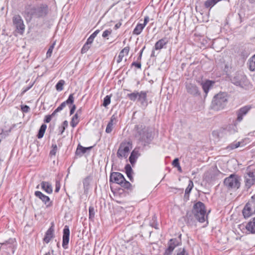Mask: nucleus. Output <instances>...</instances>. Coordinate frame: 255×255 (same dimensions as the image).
I'll use <instances>...</instances> for the list:
<instances>
[{"mask_svg": "<svg viewBox=\"0 0 255 255\" xmlns=\"http://www.w3.org/2000/svg\"><path fill=\"white\" fill-rule=\"evenodd\" d=\"M24 14L30 19L39 18L45 16L47 13V6L44 4L35 5L27 4L25 6Z\"/></svg>", "mask_w": 255, "mask_h": 255, "instance_id": "obj_1", "label": "nucleus"}, {"mask_svg": "<svg viewBox=\"0 0 255 255\" xmlns=\"http://www.w3.org/2000/svg\"><path fill=\"white\" fill-rule=\"evenodd\" d=\"M135 129H136L135 137L143 146H146L150 143L153 136L151 130L148 128L142 126H136Z\"/></svg>", "mask_w": 255, "mask_h": 255, "instance_id": "obj_2", "label": "nucleus"}, {"mask_svg": "<svg viewBox=\"0 0 255 255\" xmlns=\"http://www.w3.org/2000/svg\"><path fill=\"white\" fill-rule=\"evenodd\" d=\"M193 213L196 219L200 223H203L207 219L205 205L201 202L199 201L194 205Z\"/></svg>", "mask_w": 255, "mask_h": 255, "instance_id": "obj_3", "label": "nucleus"}, {"mask_svg": "<svg viewBox=\"0 0 255 255\" xmlns=\"http://www.w3.org/2000/svg\"><path fill=\"white\" fill-rule=\"evenodd\" d=\"M16 246L15 239L10 238L4 243H0V255L5 253V255L13 254Z\"/></svg>", "mask_w": 255, "mask_h": 255, "instance_id": "obj_4", "label": "nucleus"}, {"mask_svg": "<svg viewBox=\"0 0 255 255\" xmlns=\"http://www.w3.org/2000/svg\"><path fill=\"white\" fill-rule=\"evenodd\" d=\"M227 102V94L224 93H219L214 97L212 102V107L215 110H220L225 107Z\"/></svg>", "mask_w": 255, "mask_h": 255, "instance_id": "obj_5", "label": "nucleus"}, {"mask_svg": "<svg viewBox=\"0 0 255 255\" xmlns=\"http://www.w3.org/2000/svg\"><path fill=\"white\" fill-rule=\"evenodd\" d=\"M224 184L229 190L238 189L241 185V178L237 174H232L224 179Z\"/></svg>", "mask_w": 255, "mask_h": 255, "instance_id": "obj_6", "label": "nucleus"}, {"mask_svg": "<svg viewBox=\"0 0 255 255\" xmlns=\"http://www.w3.org/2000/svg\"><path fill=\"white\" fill-rule=\"evenodd\" d=\"M147 93L146 91H141L139 92L134 91L133 92L127 94V97L132 101L137 100L142 105L147 104Z\"/></svg>", "mask_w": 255, "mask_h": 255, "instance_id": "obj_7", "label": "nucleus"}, {"mask_svg": "<svg viewBox=\"0 0 255 255\" xmlns=\"http://www.w3.org/2000/svg\"><path fill=\"white\" fill-rule=\"evenodd\" d=\"M132 148V143L130 141L122 142L117 151V156L119 158H127L130 150Z\"/></svg>", "mask_w": 255, "mask_h": 255, "instance_id": "obj_8", "label": "nucleus"}, {"mask_svg": "<svg viewBox=\"0 0 255 255\" xmlns=\"http://www.w3.org/2000/svg\"><path fill=\"white\" fill-rule=\"evenodd\" d=\"M12 23L16 31L20 35H22L24 32L25 25L21 17L18 15H14L12 17Z\"/></svg>", "mask_w": 255, "mask_h": 255, "instance_id": "obj_9", "label": "nucleus"}, {"mask_svg": "<svg viewBox=\"0 0 255 255\" xmlns=\"http://www.w3.org/2000/svg\"><path fill=\"white\" fill-rule=\"evenodd\" d=\"M232 83L243 88L246 87L249 84L247 77L243 74H238L232 80Z\"/></svg>", "mask_w": 255, "mask_h": 255, "instance_id": "obj_10", "label": "nucleus"}, {"mask_svg": "<svg viewBox=\"0 0 255 255\" xmlns=\"http://www.w3.org/2000/svg\"><path fill=\"white\" fill-rule=\"evenodd\" d=\"M246 186L249 188L255 182V172L251 171L248 168L245 175Z\"/></svg>", "mask_w": 255, "mask_h": 255, "instance_id": "obj_11", "label": "nucleus"}, {"mask_svg": "<svg viewBox=\"0 0 255 255\" xmlns=\"http://www.w3.org/2000/svg\"><path fill=\"white\" fill-rule=\"evenodd\" d=\"M125 181L124 175L119 172H113L111 174L110 181L121 185Z\"/></svg>", "mask_w": 255, "mask_h": 255, "instance_id": "obj_12", "label": "nucleus"}, {"mask_svg": "<svg viewBox=\"0 0 255 255\" xmlns=\"http://www.w3.org/2000/svg\"><path fill=\"white\" fill-rule=\"evenodd\" d=\"M250 106H246L240 108L237 111V122H240L242 121L243 116H245L248 112L251 110Z\"/></svg>", "mask_w": 255, "mask_h": 255, "instance_id": "obj_13", "label": "nucleus"}, {"mask_svg": "<svg viewBox=\"0 0 255 255\" xmlns=\"http://www.w3.org/2000/svg\"><path fill=\"white\" fill-rule=\"evenodd\" d=\"M70 230L68 226H65L63 229L62 247L64 249L68 248V245L69 241Z\"/></svg>", "mask_w": 255, "mask_h": 255, "instance_id": "obj_14", "label": "nucleus"}, {"mask_svg": "<svg viewBox=\"0 0 255 255\" xmlns=\"http://www.w3.org/2000/svg\"><path fill=\"white\" fill-rule=\"evenodd\" d=\"M186 88L187 92L193 96H196L200 95L199 90L195 84L187 83Z\"/></svg>", "mask_w": 255, "mask_h": 255, "instance_id": "obj_15", "label": "nucleus"}, {"mask_svg": "<svg viewBox=\"0 0 255 255\" xmlns=\"http://www.w3.org/2000/svg\"><path fill=\"white\" fill-rule=\"evenodd\" d=\"M36 197L39 198L41 201L46 205L47 207L52 205L51 202L50 201V198L48 196L43 194L42 192L39 191H36L34 193Z\"/></svg>", "mask_w": 255, "mask_h": 255, "instance_id": "obj_16", "label": "nucleus"}, {"mask_svg": "<svg viewBox=\"0 0 255 255\" xmlns=\"http://www.w3.org/2000/svg\"><path fill=\"white\" fill-rule=\"evenodd\" d=\"M168 43V39L167 37H163L157 41L154 46V50H160L162 48H166V44Z\"/></svg>", "mask_w": 255, "mask_h": 255, "instance_id": "obj_17", "label": "nucleus"}, {"mask_svg": "<svg viewBox=\"0 0 255 255\" xmlns=\"http://www.w3.org/2000/svg\"><path fill=\"white\" fill-rule=\"evenodd\" d=\"M117 122V116H116L115 115H113L111 118L110 121L109 122V123L107 125L106 129V132L108 133H110L112 132L113 126L114 125L116 124Z\"/></svg>", "mask_w": 255, "mask_h": 255, "instance_id": "obj_18", "label": "nucleus"}, {"mask_svg": "<svg viewBox=\"0 0 255 255\" xmlns=\"http://www.w3.org/2000/svg\"><path fill=\"white\" fill-rule=\"evenodd\" d=\"M129 48L128 47H125L120 52L118 56L116 58L117 63H120L123 60L125 55H127L129 52Z\"/></svg>", "mask_w": 255, "mask_h": 255, "instance_id": "obj_19", "label": "nucleus"}, {"mask_svg": "<svg viewBox=\"0 0 255 255\" xmlns=\"http://www.w3.org/2000/svg\"><path fill=\"white\" fill-rule=\"evenodd\" d=\"M74 102V97L73 94H71L69 95L68 99L63 102L57 108V111H61L64 108L66 107V104H72Z\"/></svg>", "mask_w": 255, "mask_h": 255, "instance_id": "obj_20", "label": "nucleus"}, {"mask_svg": "<svg viewBox=\"0 0 255 255\" xmlns=\"http://www.w3.org/2000/svg\"><path fill=\"white\" fill-rule=\"evenodd\" d=\"M54 237V229L52 226L46 232L45 237L43 239L46 243H48Z\"/></svg>", "mask_w": 255, "mask_h": 255, "instance_id": "obj_21", "label": "nucleus"}, {"mask_svg": "<svg viewBox=\"0 0 255 255\" xmlns=\"http://www.w3.org/2000/svg\"><path fill=\"white\" fill-rule=\"evenodd\" d=\"M41 189L48 194H51L53 191L52 185L48 182L42 181L41 183Z\"/></svg>", "mask_w": 255, "mask_h": 255, "instance_id": "obj_22", "label": "nucleus"}, {"mask_svg": "<svg viewBox=\"0 0 255 255\" xmlns=\"http://www.w3.org/2000/svg\"><path fill=\"white\" fill-rule=\"evenodd\" d=\"M251 207L252 204L251 203H248L245 205L243 210V214L245 218H248L253 214Z\"/></svg>", "mask_w": 255, "mask_h": 255, "instance_id": "obj_23", "label": "nucleus"}, {"mask_svg": "<svg viewBox=\"0 0 255 255\" xmlns=\"http://www.w3.org/2000/svg\"><path fill=\"white\" fill-rule=\"evenodd\" d=\"M214 83V82H212L210 80H207L205 82H202L201 83L202 89L205 92L206 96H207L209 89L212 87Z\"/></svg>", "mask_w": 255, "mask_h": 255, "instance_id": "obj_24", "label": "nucleus"}, {"mask_svg": "<svg viewBox=\"0 0 255 255\" xmlns=\"http://www.w3.org/2000/svg\"><path fill=\"white\" fill-rule=\"evenodd\" d=\"M92 146L84 147L82 145L79 144L76 151V154L77 155L81 156L84 153H86L87 151L90 150Z\"/></svg>", "mask_w": 255, "mask_h": 255, "instance_id": "obj_25", "label": "nucleus"}, {"mask_svg": "<svg viewBox=\"0 0 255 255\" xmlns=\"http://www.w3.org/2000/svg\"><path fill=\"white\" fill-rule=\"evenodd\" d=\"M139 156V153L138 150L134 149L131 153L129 157V161L130 163L133 165L136 161V159Z\"/></svg>", "mask_w": 255, "mask_h": 255, "instance_id": "obj_26", "label": "nucleus"}, {"mask_svg": "<svg viewBox=\"0 0 255 255\" xmlns=\"http://www.w3.org/2000/svg\"><path fill=\"white\" fill-rule=\"evenodd\" d=\"M81 113L80 110H78L75 115L72 117V120L70 122L71 126L75 128L79 122V117L78 115Z\"/></svg>", "mask_w": 255, "mask_h": 255, "instance_id": "obj_27", "label": "nucleus"}, {"mask_svg": "<svg viewBox=\"0 0 255 255\" xmlns=\"http://www.w3.org/2000/svg\"><path fill=\"white\" fill-rule=\"evenodd\" d=\"M244 145V140L238 142H234L229 144L227 147V149L229 150H233L237 148L240 146H243Z\"/></svg>", "mask_w": 255, "mask_h": 255, "instance_id": "obj_28", "label": "nucleus"}, {"mask_svg": "<svg viewBox=\"0 0 255 255\" xmlns=\"http://www.w3.org/2000/svg\"><path fill=\"white\" fill-rule=\"evenodd\" d=\"M249 69L252 71H255V54L249 60Z\"/></svg>", "mask_w": 255, "mask_h": 255, "instance_id": "obj_29", "label": "nucleus"}, {"mask_svg": "<svg viewBox=\"0 0 255 255\" xmlns=\"http://www.w3.org/2000/svg\"><path fill=\"white\" fill-rule=\"evenodd\" d=\"M227 129L230 134H234L237 132L238 131L237 123H235L234 125H229Z\"/></svg>", "mask_w": 255, "mask_h": 255, "instance_id": "obj_30", "label": "nucleus"}, {"mask_svg": "<svg viewBox=\"0 0 255 255\" xmlns=\"http://www.w3.org/2000/svg\"><path fill=\"white\" fill-rule=\"evenodd\" d=\"M144 27V25H142L141 23L137 24L133 31V33L136 35L139 34Z\"/></svg>", "mask_w": 255, "mask_h": 255, "instance_id": "obj_31", "label": "nucleus"}, {"mask_svg": "<svg viewBox=\"0 0 255 255\" xmlns=\"http://www.w3.org/2000/svg\"><path fill=\"white\" fill-rule=\"evenodd\" d=\"M46 128H47V126L45 124H43L40 127V129L39 130V131H38V133L37 134V137L38 138H42L43 136L44 133V132L45 131Z\"/></svg>", "mask_w": 255, "mask_h": 255, "instance_id": "obj_32", "label": "nucleus"}, {"mask_svg": "<svg viewBox=\"0 0 255 255\" xmlns=\"http://www.w3.org/2000/svg\"><path fill=\"white\" fill-rule=\"evenodd\" d=\"M65 81L63 80H60L56 85V89L58 91H61L63 89Z\"/></svg>", "mask_w": 255, "mask_h": 255, "instance_id": "obj_33", "label": "nucleus"}, {"mask_svg": "<svg viewBox=\"0 0 255 255\" xmlns=\"http://www.w3.org/2000/svg\"><path fill=\"white\" fill-rule=\"evenodd\" d=\"M193 187V182L191 180H190L189 182L188 187L185 189V195H188L190 193Z\"/></svg>", "mask_w": 255, "mask_h": 255, "instance_id": "obj_34", "label": "nucleus"}, {"mask_svg": "<svg viewBox=\"0 0 255 255\" xmlns=\"http://www.w3.org/2000/svg\"><path fill=\"white\" fill-rule=\"evenodd\" d=\"M100 30H96L93 34H92L88 38L87 41L88 43H92L94 38L97 36V35L99 33Z\"/></svg>", "mask_w": 255, "mask_h": 255, "instance_id": "obj_35", "label": "nucleus"}, {"mask_svg": "<svg viewBox=\"0 0 255 255\" xmlns=\"http://www.w3.org/2000/svg\"><path fill=\"white\" fill-rule=\"evenodd\" d=\"M111 96L107 95L104 99L103 105L105 107H107L111 103Z\"/></svg>", "mask_w": 255, "mask_h": 255, "instance_id": "obj_36", "label": "nucleus"}, {"mask_svg": "<svg viewBox=\"0 0 255 255\" xmlns=\"http://www.w3.org/2000/svg\"><path fill=\"white\" fill-rule=\"evenodd\" d=\"M91 44H92L91 43H88V41L87 40V42L84 45V46H83V47L81 49V52L82 53H86L88 50V49L90 48V45Z\"/></svg>", "mask_w": 255, "mask_h": 255, "instance_id": "obj_37", "label": "nucleus"}, {"mask_svg": "<svg viewBox=\"0 0 255 255\" xmlns=\"http://www.w3.org/2000/svg\"><path fill=\"white\" fill-rule=\"evenodd\" d=\"M176 252V254L175 255H189L188 252L184 248H180Z\"/></svg>", "mask_w": 255, "mask_h": 255, "instance_id": "obj_38", "label": "nucleus"}, {"mask_svg": "<svg viewBox=\"0 0 255 255\" xmlns=\"http://www.w3.org/2000/svg\"><path fill=\"white\" fill-rule=\"evenodd\" d=\"M55 45V42H54L49 48L47 53H46V57H50L51 56L53 48Z\"/></svg>", "mask_w": 255, "mask_h": 255, "instance_id": "obj_39", "label": "nucleus"}, {"mask_svg": "<svg viewBox=\"0 0 255 255\" xmlns=\"http://www.w3.org/2000/svg\"><path fill=\"white\" fill-rule=\"evenodd\" d=\"M122 187H124L126 189H129L131 186V184L128 182L125 179V181H123L122 183L120 185Z\"/></svg>", "mask_w": 255, "mask_h": 255, "instance_id": "obj_40", "label": "nucleus"}, {"mask_svg": "<svg viewBox=\"0 0 255 255\" xmlns=\"http://www.w3.org/2000/svg\"><path fill=\"white\" fill-rule=\"evenodd\" d=\"M52 149L50 152L51 156H55L57 150V146L56 144H52Z\"/></svg>", "mask_w": 255, "mask_h": 255, "instance_id": "obj_41", "label": "nucleus"}, {"mask_svg": "<svg viewBox=\"0 0 255 255\" xmlns=\"http://www.w3.org/2000/svg\"><path fill=\"white\" fill-rule=\"evenodd\" d=\"M112 30L111 29H107L105 30L102 34V36L104 38L107 37L108 36L110 35L112 33Z\"/></svg>", "mask_w": 255, "mask_h": 255, "instance_id": "obj_42", "label": "nucleus"}, {"mask_svg": "<svg viewBox=\"0 0 255 255\" xmlns=\"http://www.w3.org/2000/svg\"><path fill=\"white\" fill-rule=\"evenodd\" d=\"M174 240L173 239H171L170 240L169 246L168 248H171V249H172V251H173V250L175 249V247H176V245L174 243Z\"/></svg>", "mask_w": 255, "mask_h": 255, "instance_id": "obj_43", "label": "nucleus"}, {"mask_svg": "<svg viewBox=\"0 0 255 255\" xmlns=\"http://www.w3.org/2000/svg\"><path fill=\"white\" fill-rule=\"evenodd\" d=\"M125 170L126 173L132 172V168L129 164H127L125 166Z\"/></svg>", "mask_w": 255, "mask_h": 255, "instance_id": "obj_44", "label": "nucleus"}, {"mask_svg": "<svg viewBox=\"0 0 255 255\" xmlns=\"http://www.w3.org/2000/svg\"><path fill=\"white\" fill-rule=\"evenodd\" d=\"M89 182H90V178L89 177H87L85 179H84V180H83V185H84V188H85L86 187H88L89 186Z\"/></svg>", "mask_w": 255, "mask_h": 255, "instance_id": "obj_45", "label": "nucleus"}, {"mask_svg": "<svg viewBox=\"0 0 255 255\" xmlns=\"http://www.w3.org/2000/svg\"><path fill=\"white\" fill-rule=\"evenodd\" d=\"M172 165L175 167H177L180 166V164L179 162V159L178 158H175L172 162Z\"/></svg>", "mask_w": 255, "mask_h": 255, "instance_id": "obj_46", "label": "nucleus"}, {"mask_svg": "<svg viewBox=\"0 0 255 255\" xmlns=\"http://www.w3.org/2000/svg\"><path fill=\"white\" fill-rule=\"evenodd\" d=\"M21 110L22 112L24 113H27L29 112L30 108L28 106L24 105V106H21Z\"/></svg>", "mask_w": 255, "mask_h": 255, "instance_id": "obj_47", "label": "nucleus"}, {"mask_svg": "<svg viewBox=\"0 0 255 255\" xmlns=\"http://www.w3.org/2000/svg\"><path fill=\"white\" fill-rule=\"evenodd\" d=\"M172 249L167 248L164 254V255H172L173 251H172Z\"/></svg>", "mask_w": 255, "mask_h": 255, "instance_id": "obj_48", "label": "nucleus"}, {"mask_svg": "<svg viewBox=\"0 0 255 255\" xmlns=\"http://www.w3.org/2000/svg\"><path fill=\"white\" fill-rule=\"evenodd\" d=\"M89 217H94V209L93 207H90L89 209Z\"/></svg>", "mask_w": 255, "mask_h": 255, "instance_id": "obj_49", "label": "nucleus"}, {"mask_svg": "<svg viewBox=\"0 0 255 255\" xmlns=\"http://www.w3.org/2000/svg\"><path fill=\"white\" fill-rule=\"evenodd\" d=\"M52 117L50 115H47L45 116V119H44V122L46 123H49L51 119H52Z\"/></svg>", "mask_w": 255, "mask_h": 255, "instance_id": "obj_50", "label": "nucleus"}, {"mask_svg": "<svg viewBox=\"0 0 255 255\" xmlns=\"http://www.w3.org/2000/svg\"><path fill=\"white\" fill-rule=\"evenodd\" d=\"M60 183L58 182H56V188H55V191L56 192H58L59 190H60Z\"/></svg>", "mask_w": 255, "mask_h": 255, "instance_id": "obj_51", "label": "nucleus"}, {"mask_svg": "<svg viewBox=\"0 0 255 255\" xmlns=\"http://www.w3.org/2000/svg\"><path fill=\"white\" fill-rule=\"evenodd\" d=\"M132 66H134L137 68L140 69L141 68V64L140 63L133 62L131 64Z\"/></svg>", "mask_w": 255, "mask_h": 255, "instance_id": "obj_52", "label": "nucleus"}, {"mask_svg": "<svg viewBox=\"0 0 255 255\" xmlns=\"http://www.w3.org/2000/svg\"><path fill=\"white\" fill-rule=\"evenodd\" d=\"M76 109V106L75 105H73V106L72 107L71 110H70V115H72L74 112H75V110Z\"/></svg>", "mask_w": 255, "mask_h": 255, "instance_id": "obj_53", "label": "nucleus"}, {"mask_svg": "<svg viewBox=\"0 0 255 255\" xmlns=\"http://www.w3.org/2000/svg\"><path fill=\"white\" fill-rule=\"evenodd\" d=\"M65 128H64V127H62V126H60L59 127V131L60 132V134H62L64 130H65Z\"/></svg>", "mask_w": 255, "mask_h": 255, "instance_id": "obj_54", "label": "nucleus"}, {"mask_svg": "<svg viewBox=\"0 0 255 255\" xmlns=\"http://www.w3.org/2000/svg\"><path fill=\"white\" fill-rule=\"evenodd\" d=\"M149 21V18L148 16H145L144 17V23L143 24H142V25H144V26L145 27V26L146 25V24L147 23V22Z\"/></svg>", "mask_w": 255, "mask_h": 255, "instance_id": "obj_55", "label": "nucleus"}, {"mask_svg": "<svg viewBox=\"0 0 255 255\" xmlns=\"http://www.w3.org/2000/svg\"><path fill=\"white\" fill-rule=\"evenodd\" d=\"M68 126V123L67 121H64L62 123V125H61V126L62 127H64L65 128H67Z\"/></svg>", "mask_w": 255, "mask_h": 255, "instance_id": "obj_56", "label": "nucleus"}, {"mask_svg": "<svg viewBox=\"0 0 255 255\" xmlns=\"http://www.w3.org/2000/svg\"><path fill=\"white\" fill-rule=\"evenodd\" d=\"M122 25V22L121 21H119L118 23H117L115 25V29H117L118 28H119L120 27V26H121Z\"/></svg>", "mask_w": 255, "mask_h": 255, "instance_id": "obj_57", "label": "nucleus"}, {"mask_svg": "<svg viewBox=\"0 0 255 255\" xmlns=\"http://www.w3.org/2000/svg\"><path fill=\"white\" fill-rule=\"evenodd\" d=\"M127 175V176L128 177V178H129V179L131 181H132L133 180V177L132 176V172H130V173H126Z\"/></svg>", "mask_w": 255, "mask_h": 255, "instance_id": "obj_58", "label": "nucleus"}, {"mask_svg": "<svg viewBox=\"0 0 255 255\" xmlns=\"http://www.w3.org/2000/svg\"><path fill=\"white\" fill-rule=\"evenodd\" d=\"M59 112V111H57V109H56L50 115L52 118L54 117L56 115V114Z\"/></svg>", "mask_w": 255, "mask_h": 255, "instance_id": "obj_59", "label": "nucleus"}, {"mask_svg": "<svg viewBox=\"0 0 255 255\" xmlns=\"http://www.w3.org/2000/svg\"><path fill=\"white\" fill-rule=\"evenodd\" d=\"M53 253V251H52L51 253L48 252V253H46L44 255H52Z\"/></svg>", "mask_w": 255, "mask_h": 255, "instance_id": "obj_60", "label": "nucleus"}, {"mask_svg": "<svg viewBox=\"0 0 255 255\" xmlns=\"http://www.w3.org/2000/svg\"><path fill=\"white\" fill-rule=\"evenodd\" d=\"M178 168V171H179L180 172H181L182 171V169H181V166H179L178 167H177Z\"/></svg>", "mask_w": 255, "mask_h": 255, "instance_id": "obj_61", "label": "nucleus"}, {"mask_svg": "<svg viewBox=\"0 0 255 255\" xmlns=\"http://www.w3.org/2000/svg\"><path fill=\"white\" fill-rule=\"evenodd\" d=\"M151 56H155V52L154 51V50L152 51V53H151Z\"/></svg>", "mask_w": 255, "mask_h": 255, "instance_id": "obj_62", "label": "nucleus"}, {"mask_svg": "<svg viewBox=\"0 0 255 255\" xmlns=\"http://www.w3.org/2000/svg\"><path fill=\"white\" fill-rule=\"evenodd\" d=\"M142 51H143V49L140 51V55L139 56L138 58H140V59L141 58L142 53Z\"/></svg>", "mask_w": 255, "mask_h": 255, "instance_id": "obj_63", "label": "nucleus"}, {"mask_svg": "<svg viewBox=\"0 0 255 255\" xmlns=\"http://www.w3.org/2000/svg\"><path fill=\"white\" fill-rule=\"evenodd\" d=\"M250 0L251 2H252V3L255 2V0Z\"/></svg>", "mask_w": 255, "mask_h": 255, "instance_id": "obj_64", "label": "nucleus"}]
</instances>
